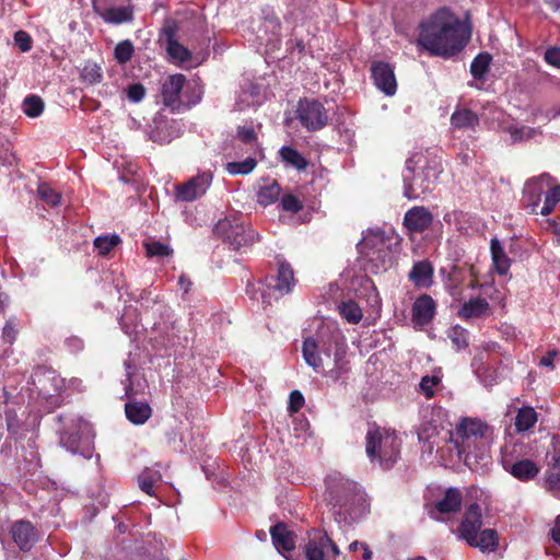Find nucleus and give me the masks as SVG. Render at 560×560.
Instances as JSON below:
<instances>
[{"label":"nucleus","mask_w":560,"mask_h":560,"mask_svg":"<svg viewBox=\"0 0 560 560\" xmlns=\"http://www.w3.org/2000/svg\"><path fill=\"white\" fill-rule=\"evenodd\" d=\"M304 406V396L299 390H292L289 396V411L294 413Z\"/></svg>","instance_id":"obj_57"},{"label":"nucleus","mask_w":560,"mask_h":560,"mask_svg":"<svg viewBox=\"0 0 560 560\" xmlns=\"http://www.w3.org/2000/svg\"><path fill=\"white\" fill-rule=\"evenodd\" d=\"M257 39L259 45L265 46L267 50L277 48L280 43V23L276 16L271 15L264 19L257 30Z\"/></svg>","instance_id":"obj_19"},{"label":"nucleus","mask_w":560,"mask_h":560,"mask_svg":"<svg viewBox=\"0 0 560 560\" xmlns=\"http://www.w3.org/2000/svg\"><path fill=\"white\" fill-rule=\"evenodd\" d=\"M188 92L194 93V100L187 98V103H197L202 95V89L197 83H188L185 75L172 74L162 84V98L166 106H176L184 102L183 97Z\"/></svg>","instance_id":"obj_9"},{"label":"nucleus","mask_w":560,"mask_h":560,"mask_svg":"<svg viewBox=\"0 0 560 560\" xmlns=\"http://www.w3.org/2000/svg\"><path fill=\"white\" fill-rule=\"evenodd\" d=\"M467 544L470 547L479 549L482 553H491L498 549L499 535L495 529L486 528L474 536V541L469 540Z\"/></svg>","instance_id":"obj_27"},{"label":"nucleus","mask_w":560,"mask_h":560,"mask_svg":"<svg viewBox=\"0 0 560 560\" xmlns=\"http://www.w3.org/2000/svg\"><path fill=\"white\" fill-rule=\"evenodd\" d=\"M161 479V474L158 471V470H152V469H145L143 470L139 478H138V481H139V487L140 489L152 495V489H153V486Z\"/></svg>","instance_id":"obj_45"},{"label":"nucleus","mask_w":560,"mask_h":560,"mask_svg":"<svg viewBox=\"0 0 560 560\" xmlns=\"http://www.w3.org/2000/svg\"><path fill=\"white\" fill-rule=\"evenodd\" d=\"M560 201V185H555L551 182V185L548 187L546 194L544 195V205L538 209V214L547 217L550 214L557 203Z\"/></svg>","instance_id":"obj_39"},{"label":"nucleus","mask_w":560,"mask_h":560,"mask_svg":"<svg viewBox=\"0 0 560 560\" xmlns=\"http://www.w3.org/2000/svg\"><path fill=\"white\" fill-rule=\"evenodd\" d=\"M479 122L478 116L470 109H457L452 114L451 124L458 129H472Z\"/></svg>","instance_id":"obj_34"},{"label":"nucleus","mask_w":560,"mask_h":560,"mask_svg":"<svg viewBox=\"0 0 560 560\" xmlns=\"http://www.w3.org/2000/svg\"><path fill=\"white\" fill-rule=\"evenodd\" d=\"M433 267L427 261H418L409 272V279L416 287H429L432 281Z\"/></svg>","instance_id":"obj_28"},{"label":"nucleus","mask_w":560,"mask_h":560,"mask_svg":"<svg viewBox=\"0 0 560 560\" xmlns=\"http://www.w3.org/2000/svg\"><path fill=\"white\" fill-rule=\"evenodd\" d=\"M491 63V56L487 52L479 54L470 65V73L475 79H482L488 72Z\"/></svg>","instance_id":"obj_43"},{"label":"nucleus","mask_w":560,"mask_h":560,"mask_svg":"<svg viewBox=\"0 0 560 560\" xmlns=\"http://www.w3.org/2000/svg\"><path fill=\"white\" fill-rule=\"evenodd\" d=\"M92 428L81 418L66 419L65 429L60 433V444L72 454L91 456Z\"/></svg>","instance_id":"obj_8"},{"label":"nucleus","mask_w":560,"mask_h":560,"mask_svg":"<svg viewBox=\"0 0 560 560\" xmlns=\"http://www.w3.org/2000/svg\"><path fill=\"white\" fill-rule=\"evenodd\" d=\"M81 78L89 84H96L103 78L102 69L95 62H86L81 71Z\"/></svg>","instance_id":"obj_47"},{"label":"nucleus","mask_w":560,"mask_h":560,"mask_svg":"<svg viewBox=\"0 0 560 560\" xmlns=\"http://www.w3.org/2000/svg\"><path fill=\"white\" fill-rule=\"evenodd\" d=\"M272 544L284 558L289 559V555L294 550L295 544L293 539V535L290 530H288L287 526L282 523H279L271 527L270 529Z\"/></svg>","instance_id":"obj_23"},{"label":"nucleus","mask_w":560,"mask_h":560,"mask_svg":"<svg viewBox=\"0 0 560 560\" xmlns=\"http://www.w3.org/2000/svg\"><path fill=\"white\" fill-rule=\"evenodd\" d=\"M144 247L148 257H167L173 253L168 245L156 241L144 243Z\"/></svg>","instance_id":"obj_50"},{"label":"nucleus","mask_w":560,"mask_h":560,"mask_svg":"<svg viewBox=\"0 0 560 560\" xmlns=\"http://www.w3.org/2000/svg\"><path fill=\"white\" fill-rule=\"evenodd\" d=\"M361 549L363 550L362 558L363 560H371L372 559V551L370 550L369 546L363 542L361 545Z\"/></svg>","instance_id":"obj_64"},{"label":"nucleus","mask_w":560,"mask_h":560,"mask_svg":"<svg viewBox=\"0 0 560 560\" xmlns=\"http://www.w3.org/2000/svg\"><path fill=\"white\" fill-rule=\"evenodd\" d=\"M546 485L553 497L560 499V454L552 456V462L547 474Z\"/></svg>","instance_id":"obj_36"},{"label":"nucleus","mask_w":560,"mask_h":560,"mask_svg":"<svg viewBox=\"0 0 560 560\" xmlns=\"http://www.w3.org/2000/svg\"><path fill=\"white\" fill-rule=\"evenodd\" d=\"M418 46L433 56L448 58L459 52L470 38V28L448 9H440L420 24Z\"/></svg>","instance_id":"obj_1"},{"label":"nucleus","mask_w":560,"mask_h":560,"mask_svg":"<svg viewBox=\"0 0 560 560\" xmlns=\"http://www.w3.org/2000/svg\"><path fill=\"white\" fill-rule=\"evenodd\" d=\"M102 16L109 23H124L131 20L132 11L127 7L112 8L106 10Z\"/></svg>","instance_id":"obj_44"},{"label":"nucleus","mask_w":560,"mask_h":560,"mask_svg":"<svg viewBox=\"0 0 560 560\" xmlns=\"http://www.w3.org/2000/svg\"><path fill=\"white\" fill-rule=\"evenodd\" d=\"M552 540L560 545V515L555 520L553 527L550 530Z\"/></svg>","instance_id":"obj_62"},{"label":"nucleus","mask_w":560,"mask_h":560,"mask_svg":"<svg viewBox=\"0 0 560 560\" xmlns=\"http://www.w3.org/2000/svg\"><path fill=\"white\" fill-rule=\"evenodd\" d=\"M244 218L242 213L231 214L220 220L215 232L224 238L233 250H238L245 241Z\"/></svg>","instance_id":"obj_13"},{"label":"nucleus","mask_w":560,"mask_h":560,"mask_svg":"<svg viewBox=\"0 0 560 560\" xmlns=\"http://www.w3.org/2000/svg\"><path fill=\"white\" fill-rule=\"evenodd\" d=\"M345 338L338 329H335L330 337L325 340L323 336L316 341L314 338H306L303 341V358L315 372H322L325 361L330 360L331 354L337 364L345 353Z\"/></svg>","instance_id":"obj_7"},{"label":"nucleus","mask_w":560,"mask_h":560,"mask_svg":"<svg viewBox=\"0 0 560 560\" xmlns=\"http://www.w3.org/2000/svg\"><path fill=\"white\" fill-rule=\"evenodd\" d=\"M441 382V376L433 375H424L420 381V389L424 394L427 398H431L434 395V387L439 385Z\"/></svg>","instance_id":"obj_53"},{"label":"nucleus","mask_w":560,"mask_h":560,"mask_svg":"<svg viewBox=\"0 0 560 560\" xmlns=\"http://www.w3.org/2000/svg\"><path fill=\"white\" fill-rule=\"evenodd\" d=\"M281 192V188L273 179H266L258 187L257 201L262 206H268L275 202Z\"/></svg>","instance_id":"obj_32"},{"label":"nucleus","mask_w":560,"mask_h":560,"mask_svg":"<svg viewBox=\"0 0 560 560\" xmlns=\"http://www.w3.org/2000/svg\"><path fill=\"white\" fill-rule=\"evenodd\" d=\"M14 43L23 52H26L32 48V37L24 31H18L14 34Z\"/></svg>","instance_id":"obj_56"},{"label":"nucleus","mask_w":560,"mask_h":560,"mask_svg":"<svg viewBox=\"0 0 560 560\" xmlns=\"http://www.w3.org/2000/svg\"><path fill=\"white\" fill-rule=\"evenodd\" d=\"M394 237L384 231H369L362 238L360 252L365 260V270L378 273L387 270L394 259Z\"/></svg>","instance_id":"obj_6"},{"label":"nucleus","mask_w":560,"mask_h":560,"mask_svg":"<svg viewBox=\"0 0 560 560\" xmlns=\"http://www.w3.org/2000/svg\"><path fill=\"white\" fill-rule=\"evenodd\" d=\"M440 272L446 276L447 281L450 282V285L454 288H458L466 279L468 275H471L472 269L469 266H459L452 264L450 266V269L446 267H443L440 269Z\"/></svg>","instance_id":"obj_35"},{"label":"nucleus","mask_w":560,"mask_h":560,"mask_svg":"<svg viewBox=\"0 0 560 560\" xmlns=\"http://www.w3.org/2000/svg\"><path fill=\"white\" fill-rule=\"evenodd\" d=\"M538 420V415L533 407H522L515 417V429L518 433L527 432L534 428Z\"/></svg>","instance_id":"obj_33"},{"label":"nucleus","mask_w":560,"mask_h":560,"mask_svg":"<svg viewBox=\"0 0 560 560\" xmlns=\"http://www.w3.org/2000/svg\"><path fill=\"white\" fill-rule=\"evenodd\" d=\"M553 182L549 174H541L538 177L529 178L523 188L524 208L532 214H538L541 197L546 194L548 187Z\"/></svg>","instance_id":"obj_12"},{"label":"nucleus","mask_w":560,"mask_h":560,"mask_svg":"<svg viewBox=\"0 0 560 560\" xmlns=\"http://www.w3.org/2000/svg\"><path fill=\"white\" fill-rule=\"evenodd\" d=\"M16 334H18V326L14 323V320L7 322V324L2 330V338L7 342L12 343L15 340Z\"/></svg>","instance_id":"obj_59"},{"label":"nucleus","mask_w":560,"mask_h":560,"mask_svg":"<svg viewBox=\"0 0 560 560\" xmlns=\"http://www.w3.org/2000/svg\"><path fill=\"white\" fill-rule=\"evenodd\" d=\"M490 252L495 271L499 275H506L511 267V260L497 238L491 240Z\"/></svg>","instance_id":"obj_31"},{"label":"nucleus","mask_w":560,"mask_h":560,"mask_svg":"<svg viewBox=\"0 0 560 560\" xmlns=\"http://www.w3.org/2000/svg\"><path fill=\"white\" fill-rule=\"evenodd\" d=\"M282 162L285 163L287 166H291L298 171L305 170L307 166L306 159L292 147H282L279 151Z\"/></svg>","instance_id":"obj_37"},{"label":"nucleus","mask_w":560,"mask_h":560,"mask_svg":"<svg viewBox=\"0 0 560 560\" xmlns=\"http://www.w3.org/2000/svg\"><path fill=\"white\" fill-rule=\"evenodd\" d=\"M433 215L429 209L422 206L412 207L404 217V225L409 232L422 233L430 228Z\"/></svg>","instance_id":"obj_18"},{"label":"nucleus","mask_w":560,"mask_h":560,"mask_svg":"<svg viewBox=\"0 0 560 560\" xmlns=\"http://www.w3.org/2000/svg\"><path fill=\"white\" fill-rule=\"evenodd\" d=\"M126 93L130 102L139 103L145 95V89L140 83H133L127 88Z\"/></svg>","instance_id":"obj_55"},{"label":"nucleus","mask_w":560,"mask_h":560,"mask_svg":"<svg viewBox=\"0 0 560 560\" xmlns=\"http://www.w3.org/2000/svg\"><path fill=\"white\" fill-rule=\"evenodd\" d=\"M505 471H508L515 479L522 482H527L536 478V476L540 471V468L528 456L525 459H521L520 462L510 465V467L505 469Z\"/></svg>","instance_id":"obj_26"},{"label":"nucleus","mask_w":560,"mask_h":560,"mask_svg":"<svg viewBox=\"0 0 560 560\" xmlns=\"http://www.w3.org/2000/svg\"><path fill=\"white\" fill-rule=\"evenodd\" d=\"M225 168L231 175L245 174V162H230Z\"/></svg>","instance_id":"obj_61"},{"label":"nucleus","mask_w":560,"mask_h":560,"mask_svg":"<svg viewBox=\"0 0 560 560\" xmlns=\"http://www.w3.org/2000/svg\"><path fill=\"white\" fill-rule=\"evenodd\" d=\"M10 535L21 550H30L37 539L33 525L27 521L14 522Z\"/></svg>","instance_id":"obj_22"},{"label":"nucleus","mask_w":560,"mask_h":560,"mask_svg":"<svg viewBox=\"0 0 560 560\" xmlns=\"http://www.w3.org/2000/svg\"><path fill=\"white\" fill-rule=\"evenodd\" d=\"M400 441L394 431L375 425L369 428L365 436V452L370 462L389 469L399 456Z\"/></svg>","instance_id":"obj_5"},{"label":"nucleus","mask_w":560,"mask_h":560,"mask_svg":"<svg viewBox=\"0 0 560 560\" xmlns=\"http://www.w3.org/2000/svg\"><path fill=\"white\" fill-rule=\"evenodd\" d=\"M489 312V303L486 299L475 298L465 302L459 310V316L465 319L482 317Z\"/></svg>","instance_id":"obj_29"},{"label":"nucleus","mask_w":560,"mask_h":560,"mask_svg":"<svg viewBox=\"0 0 560 560\" xmlns=\"http://www.w3.org/2000/svg\"><path fill=\"white\" fill-rule=\"evenodd\" d=\"M36 378L40 386V392L46 396H54L66 387V380L51 370L36 373Z\"/></svg>","instance_id":"obj_25"},{"label":"nucleus","mask_w":560,"mask_h":560,"mask_svg":"<svg viewBox=\"0 0 560 560\" xmlns=\"http://www.w3.org/2000/svg\"><path fill=\"white\" fill-rule=\"evenodd\" d=\"M281 207L284 211L296 213L303 209L302 201L292 194H285L281 197Z\"/></svg>","instance_id":"obj_54"},{"label":"nucleus","mask_w":560,"mask_h":560,"mask_svg":"<svg viewBox=\"0 0 560 560\" xmlns=\"http://www.w3.org/2000/svg\"><path fill=\"white\" fill-rule=\"evenodd\" d=\"M471 366L476 376L486 386H492L494 383H497L495 372L486 366L481 358H474Z\"/></svg>","instance_id":"obj_41"},{"label":"nucleus","mask_w":560,"mask_h":560,"mask_svg":"<svg viewBox=\"0 0 560 560\" xmlns=\"http://www.w3.org/2000/svg\"><path fill=\"white\" fill-rule=\"evenodd\" d=\"M339 314L350 324H358L363 313L361 307L354 301H343L338 305Z\"/></svg>","instance_id":"obj_40"},{"label":"nucleus","mask_w":560,"mask_h":560,"mask_svg":"<svg viewBox=\"0 0 560 560\" xmlns=\"http://www.w3.org/2000/svg\"><path fill=\"white\" fill-rule=\"evenodd\" d=\"M468 330L456 325L451 328L448 337L457 350H462L468 347Z\"/></svg>","instance_id":"obj_49"},{"label":"nucleus","mask_w":560,"mask_h":560,"mask_svg":"<svg viewBox=\"0 0 560 560\" xmlns=\"http://www.w3.org/2000/svg\"><path fill=\"white\" fill-rule=\"evenodd\" d=\"M506 131L510 135L512 143L529 140L538 133L535 128L524 125H511L506 128Z\"/></svg>","instance_id":"obj_42"},{"label":"nucleus","mask_w":560,"mask_h":560,"mask_svg":"<svg viewBox=\"0 0 560 560\" xmlns=\"http://www.w3.org/2000/svg\"><path fill=\"white\" fill-rule=\"evenodd\" d=\"M372 79L375 86L385 95L392 96L396 93L397 82L393 67L383 61H376L371 67Z\"/></svg>","instance_id":"obj_17"},{"label":"nucleus","mask_w":560,"mask_h":560,"mask_svg":"<svg viewBox=\"0 0 560 560\" xmlns=\"http://www.w3.org/2000/svg\"><path fill=\"white\" fill-rule=\"evenodd\" d=\"M120 238L118 235H104L98 236L94 241V246L98 250V254L106 255L108 254L116 245H118Z\"/></svg>","instance_id":"obj_48"},{"label":"nucleus","mask_w":560,"mask_h":560,"mask_svg":"<svg viewBox=\"0 0 560 560\" xmlns=\"http://www.w3.org/2000/svg\"><path fill=\"white\" fill-rule=\"evenodd\" d=\"M22 107L26 116L35 118L43 113L44 102L39 96L30 95L23 101Z\"/></svg>","instance_id":"obj_46"},{"label":"nucleus","mask_w":560,"mask_h":560,"mask_svg":"<svg viewBox=\"0 0 560 560\" xmlns=\"http://www.w3.org/2000/svg\"><path fill=\"white\" fill-rule=\"evenodd\" d=\"M441 173L439 163L427 153L417 152L407 159L402 172L404 196L409 200L430 192Z\"/></svg>","instance_id":"obj_3"},{"label":"nucleus","mask_w":560,"mask_h":560,"mask_svg":"<svg viewBox=\"0 0 560 560\" xmlns=\"http://www.w3.org/2000/svg\"><path fill=\"white\" fill-rule=\"evenodd\" d=\"M544 59L549 66L560 69V47H549Z\"/></svg>","instance_id":"obj_58"},{"label":"nucleus","mask_w":560,"mask_h":560,"mask_svg":"<svg viewBox=\"0 0 560 560\" xmlns=\"http://www.w3.org/2000/svg\"><path fill=\"white\" fill-rule=\"evenodd\" d=\"M296 118L308 131H316L327 125L328 115L324 105L315 100L302 98L296 106Z\"/></svg>","instance_id":"obj_11"},{"label":"nucleus","mask_w":560,"mask_h":560,"mask_svg":"<svg viewBox=\"0 0 560 560\" xmlns=\"http://www.w3.org/2000/svg\"><path fill=\"white\" fill-rule=\"evenodd\" d=\"M304 553L307 560H337L340 549L326 530L314 528L308 532Z\"/></svg>","instance_id":"obj_10"},{"label":"nucleus","mask_w":560,"mask_h":560,"mask_svg":"<svg viewBox=\"0 0 560 560\" xmlns=\"http://www.w3.org/2000/svg\"><path fill=\"white\" fill-rule=\"evenodd\" d=\"M178 285L184 292H187L190 287V281L185 276H182L178 279Z\"/></svg>","instance_id":"obj_63"},{"label":"nucleus","mask_w":560,"mask_h":560,"mask_svg":"<svg viewBox=\"0 0 560 560\" xmlns=\"http://www.w3.org/2000/svg\"><path fill=\"white\" fill-rule=\"evenodd\" d=\"M166 50L172 61L178 65L190 61L192 57L189 49L171 36L167 38Z\"/></svg>","instance_id":"obj_38"},{"label":"nucleus","mask_w":560,"mask_h":560,"mask_svg":"<svg viewBox=\"0 0 560 560\" xmlns=\"http://www.w3.org/2000/svg\"><path fill=\"white\" fill-rule=\"evenodd\" d=\"M483 525L482 510L478 503L469 504L462 516L458 527L454 530V534L459 540L465 542L472 540L474 536L479 534Z\"/></svg>","instance_id":"obj_14"},{"label":"nucleus","mask_w":560,"mask_h":560,"mask_svg":"<svg viewBox=\"0 0 560 560\" xmlns=\"http://www.w3.org/2000/svg\"><path fill=\"white\" fill-rule=\"evenodd\" d=\"M532 446L525 442L508 441L501 447V465L503 469H508L510 465L525 459L530 456Z\"/></svg>","instance_id":"obj_21"},{"label":"nucleus","mask_w":560,"mask_h":560,"mask_svg":"<svg viewBox=\"0 0 560 560\" xmlns=\"http://www.w3.org/2000/svg\"><path fill=\"white\" fill-rule=\"evenodd\" d=\"M463 503L462 491L457 488H448L430 510L431 517L436 521H445L444 515L459 511Z\"/></svg>","instance_id":"obj_16"},{"label":"nucleus","mask_w":560,"mask_h":560,"mask_svg":"<svg viewBox=\"0 0 560 560\" xmlns=\"http://www.w3.org/2000/svg\"><path fill=\"white\" fill-rule=\"evenodd\" d=\"M273 284L275 292L279 296L289 294L295 285L294 272L291 265L282 259L278 260V271Z\"/></svg>","instance_id":"obj_24"},{"label":"nucleus","mask_w":560,"mask_h":560,"mask_svg":"<svg viewBox=\"0 0 560 560\" xmlns=\"http://www.w3.org/2000/svg\"><path fill=\"white\" fill-rule=\"evenodd\" d=\"M114 54L119 63H125L132 57L133 46L129 40L120 42L116 45Z\"/></svg>","instance_id":"obj_52"},{"label":"nucleus","mask_w":560,"mask_h":560,"mask_svg":"<svg viewBox=\"0 0 560 560\" xmlns=\"http://www.w3.org/2000/svg\"><path fill=\"white\" fill-rule=\"evenodd\" d=\"M560 355V352L556 349L549 350L539 361L540 366L548 368L550 370L555 369L553 361Z\"/></svg>","instance_id":"obj_60"},{"label":"nucleus","mask_w":560,"mask_h":560,"mask_svg":"<svg viewBox=\"0 0 560 560\" xmlns=\"http://www.w3.org/2000/svg\"><path fill=\"white\" fill-rule=\"evenodd\" d=\"M435 314V302L428 295H420L412 305V322L416 327L423 328L428 325Z\"/></svg>","instance_id":"obj_20"},{"label":"nucleus","mask_w":560,"mask_h":560,"mask_svg":"<svg viewBox=\"0 0 560 560\" xmlns=\"http://www.w3.org/2000/svg\"><path fill=\"white\" fill-rule=\"evenodd\" d=\"M125 411L128 420L133 424H143L151 417V407L147 402L130 401L126 404Z\"/></svg>","instance_id":"obj_30"},{"label":"nucleus","mask_w":560,"mask_h":560,"mask_svg":"<svg viewBox=\"0 0 560 560\" xmlns=\"http://www.w3.org/2000/svg\"><path fill=\"white\" fill-rule=\"evenodd\" d=\"M212 182V174L205 172L176 187V199L180 201H194L203 196Z\"/></svg>","instance_id":"obj_15"},{"label":"nucleus","mask_w":560,"mask_h":560,"mask_svg":"<svg viewBox=\"0 0 560 560\" xmlns=\"http://www.w3.org/2000/svg\"><path fill=\"white\" fill-rule=\"evenodd\" d=\"M326 500L339 523H352L369 512V502L361 487L339 472L326 478Z\"/></svg>","instance_id":"obj_2"},{"label":"nucleus","mask_w":560,"mask_h":560,"mask_svg":"<svg viewBox=\"0 0 560 560\" xmlns=\"http://www.w3.org/2000/svg\"><path fill=\"white\" fill-rule=\"evenodd\" d=\"M490 428L487 423L479 419L464 418L454 431H447L446 435L453 445L451 450H455L459 460L468 462L476 448L483 444Z\"/></svg>","instance_id":"obj_4"},{"label":"nucleus","mask_w":560,"mask_h":560,"mask_svg":"<svg viewBox=\"0 0 560 560\" xmlns=\"http://www.w3.org/2000/svg\"><path fill=\"white\" fill-rule=\"evenodd\" d=\"M38 195L43 201L52 207L58 206L61 201L60 194L47 184H40L38 186Z\"/></svg>","instance_id":"obj_51"}]
</instances>
